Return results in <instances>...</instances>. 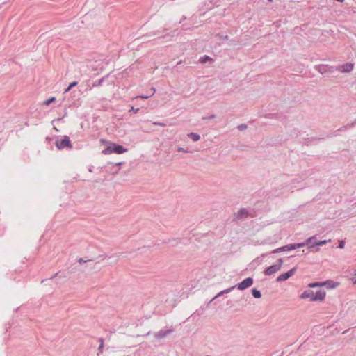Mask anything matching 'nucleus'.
Here are the masks:
<instances>
[{
    "mask_svg": "<svg viewBox=\"0 0 356 356\" xmlns=\"http://www.w3.org/2000/svg\"><path fill=\"white\" fill-rule=\"evenodd\" d=\"M127 152V149L124 148L120 145L115 143H111L106 149L102 151L104 154H109L111 153H116L118 154H123Z\"/></svg>",
    "mask_w": 356,
    "mask_h": 356,
    "instance_id": "f257e3e1",
    "label": "nucleus"
},
{
    "mask_svg": "<svg viewBox=\"0 0 356 356\" xmlns=\"http://www.w3.org/2000/svg\"><path fill=\"white\" fill-rule=\"evenodd\" d=\"M250 216V214L247 209L241 208L237 212L234 213L232 220L233 222H238L244 220Z\"/></svg>",
    "mask_w": 356,
    "mask_h": 356,
    "instance_id": "f03ea898",
    "label": "nucleus"
},
{
    "mask_svg": "<svg viewBox=\"0 0 356 356\" xmlns=\"http://www.w3.org/2000/svg\"><path fill=\"white\" fill-rule=\"evenodd\" d=\"M56 146L58 149H62L65 147H69L71 149L72 147L70 138L67 136H63V138L60 140H56Z\"/></svg>",
    "mask_w": 356,
    "mask_h": 356,
    "instance_id": "7ed1b4c3",
    "label": "nucleus"
},
{
    "mask_svg": "<svg viewBox=\"0 0 356 356\" xmlns=\"http://www.w3.org/2000/svg\"><path fill=\"white\" fill-rule=\"evenodd\" d=\"M296 270H297V268L296 267H294V268H291L288 272H286L284 273H282V274L280 275L277 277L276 281L277 282H282L283 281H285V280H288L289 277H291V276H293L296 273Z\"/></svg>",
    "mask_w": 356,
    "mask_h": 356,
    "instance_id": "20e7f679",
    "label": "nucleus"
},
{
    "mask_svg": "<svg viewBox=\"0 0 356 356\" xmlns=\"http://www.w3.org/2000/svg\"><path fill=\"white\" fill-rule=\"evenodd\" d=\"M253 284V279L252 277H247L242 282L236 284V288L241 291L245 290L251 286Z\"/></svg>",
    "mask_w": 356,
    "mask_h": 356,
    "instance_id": "39448f33",
    "label": "nucleus"
},
{
    "mask_svg": "<svg viewBox=\"0 0 356 356\" xmlns=\"http://www.w3.org/2000/svg\"><path fill=\"white\" fill-rule=\"evenodd\" d=\"M327 284H332V285L330 286V289H334L339 285V283H337V282H334L332 280H327L323 282H312V283L309 284L308 286L310 288H314V287L322 286L323 285H327Z\"/></svg>",
    "mask_w": 356,
    "mask_h": 356,
    "instance_id": "423d86ee",
    "label": "nucleus"
},
{
    "mask_svg": "<svg viewBox=\"0 0 356 356\" xmlns=\"http://www.w3.org/2000/svg\"><path fill=\"white\" fill-rule=\"evenodd\" d=\"M174 332V329L170 328V329H161L159 332L154 333V337L157 340H161L163 338H165L167 335L172 333Z\"/></svg>",
    "mask_w": 356,
    "mask_h": 356,
    "instance_id": "0eeeda50",
    "label": "nucleus"
},
{
    "mask_svg": "<svg viewBox=\"0 0 356 356\" xmlns=\"http://www.w3.org/2000/svg\"><path fill=\"white\" fill-rule=\"evenodd\" d=\"M354 64L352 63H347L343 65H338L337 70L341 72H350L353 70Z\"/></svg>",
    "mask_w": 356,
    "mask_h": 356,
    "instance_id": "6e6552de",
    "label": "nucleus"
},
{
    "mask_svg": "<svg viewBox=\"0 0 356 356\" xmlns=\"http://www.w3.org/2000/svg\"><path fill=\"white\" fill-rule=\"evenodd\" d=\"M281 269L279 268L278 266H276L275 264L270 266L264 270V274L266 275H271L277 272L280 271Z\"/></svg>",
    "mask_w": 356,
    "mask_h": 356,
    "instance_id": "1a4fd4ad",
    "label": "nucleus"
},
{
    "mask_svg": "<svg viewBox=\"0 0 356 356\" xmlns=\"http://www.w3.org/2000/svg\"><path fill=\"white\" fill-rule=\"evenodd\" d=\"M314 293L312 290L311 289H307V290H305L301 295H300V298L302 299H309L310 301H314L313 300V298H314Z\"/></svg>",
    "mask_w": 356,
    "mask_h": 356,
    "instance_id": "9d476101",
    "label": "nucleus"
},
{
    "mask_svg": "<svg viewBox=\"0 0 356 356\" xmlns=\"http://www.w3.org/2000/svg\"><path fill=\"white\" fill-rule=\"evenodd\" d=\"M325 292L323 290L318 291L314 296V301H323L325 298Z\"/></svg>",
    "mask_w": 356,
    "mask_h": 356,
    "instance_id": "9b49d317",
    "label": "nucleus"
},
{
    "mask_svg": "<svg viewBox=\"0 0 356 356\" xmlns=\"http://www.w3.org/2000/svg\"><path fill=\"white\" fill-rule=\"evenodd\" d=\"M318 241H316V236H313L312 237H309V238H307L306 240V243H307V246L309 248H313L316 246H317V243Z\"/></svg>",
    "mask_w": 356,
    "mask_h": 356,
    "instance_id": "f8f14e48",
    "label": "nucleus"
},
{
    "mask_svg": "<svg viewBox=\"0 0 356 356\" xmlns=\"http://www.w3.org/2000/svg\"><path fill=\"white\" fill-rule=\"evenodd\" d=\"M356 124V120L355 122H353L351 123H348L346 125L339 128L337 131H343L347 130L349 128L353 127Z\"/></svg>",
    "mask_w": 356,
    "mask_h": 356,
    "instance_id": "ddd939ff",
    "label": "nucleus"
},
{
    "mask_svg": "<svg viewBox=\"0 0 356 356\" xmlns=\"http://www.w3.org/2000/svg\"><path fill=\"white\" fill-rule=\"evenodd\" d=\"M188 136L193 141H197L200 139V135L193 132L188 134Z\"/></svg>",
    "mask_w": 356,
    "mask_h": 356,
    "instance_id": "4468645a",
    "label": "nucleus"
},
{
    "mask_svg": "<svg viewBox=\"0 0 356 356\" xmlns=\"http://www.w3.org/2000/svg\"><path fill=\"white\" fill-rule=\"evenodd\" d=\"M150 91H151V93L149 95H140L138 96V97L139 98H141V99H147L148 98H149L150 97H152L156 92V90L154 88H152L150 89Z\"/></svg>",
    "mask_w": 356,
    "mask_h": 356,
    "instance_id": "2eb2a0df",
    "label": "nucleus"
},
{
    "mask_svg": "<svg viewBox=\"0 0 356 356\" xmlns=\"http://www.w3.org/2000/svg\"><path fill=\"white\" fill-rule=\"evenodd\" d=\"M252 294L255 298H260L261 297L260 291L257 290V289H252Z\"/></svg>",
    "mask_w": 356,
    "mask_h": 356,
    "instance_id": "dca6fc26",
    "label": "nucleus"
},
{
    "mask_svg": "<svg viewBox=\"0 0 356 356\" xmlns=\"http://www.w3.org/2000/svg\"><path fill=\"white\" fill-rule=\"evenodd\" d=\"M104 79H105V77L101 78L97 81L93 83L92 86L94 88V87H98V86H102V84L104 82Z\"/></svg>",
    "mask_w": 356,
    "mask_h": 356,
    "instance_id": "f3484780",
    "label": "nucleus"
},
{
    "mask_svg": "<svg viewBox=\"0 0 356 356\" xmlns=\"http://www.w3.org/2000/svg\"><path fill=\"white\" fill-rule=\"evenodd\" d=\"M211 58L208 56H204L200 58V62L201 63H205L207 61L211 60Z\"/></svg>",
    "mask_w": 356,
    "mask_h": 356,
    "instance_id": "a211bd4d",
    "label": "nucleus"
},
{
    "mask_svg": "<svg viewBox=\"0 0 356 356\" xmlns=\"http://www.w3.org/2000/svg\"><path fill=\"white\" fill-rule=\"evenodd\" d=\"M307 243H306V241H305V242H302V243H294V245H295L296 249H297V248H302V247L307 245Z\"/></svg>",
    "mask_w": 356,
    "mask_h": 356,
    "instance_id": "6ab92c4d",
    "label": "nucleus"
},
{
    "mask_svg": "<svg viewBox=\"0 0 356 356\" xmlns=\"http://www.w3.org/2000/svg\"><path fill=\"white\" fill-rule=\"evenodd\" d=\"M285 248H286V250H287V251H289V250H295V249H296V247H295L294 243H293V244H288V245H285Z\"/></svg>",
    "mask_w": 356,
    "mask_h": 356,
    "instance_id": "aec40b11",
    "label": "nucleus"
},
{
    "mask_svg": "<svg viewBox=\"0 0 356 356\" xmlns=\"http://www.w3.org/2000/svg\"><path fill=\"white\" fill-rule=\"evenodd\" d=\"M56 100V98L55 97H51L50 99L46 100L44 104L45 105H49L51 102H54Z\"/></svg>",
    "mask_w": 356,
    "mask_h": 356,
    "instance_id": "412c9836",
    "label": "nucleus"
},
{
    "mask_svg": "<svg viewBox=\"0 0 356 356\" xmlns=\"http://www.w3.org/2000/svg\"><path fill=\"white\" fill-rule=\"evenodd\" d=\"M283 264V259L282 258L279 259L277 260V264H275L276 266H279V268L281 269Z\"/></svg>",
    "mask_w": 356,
    "mask_h": 356,
    "instance_id": "4be33fe9",
    "label": "nucleus"
},
{
    "mask_svg": "<svg viewBox=\"0 0 356 356\" xmlns=\"http://www.w3.org/2000/svg\"><path fill=\"white\" fill-rule=\"evenodd\" d=\"M315 69L318 70L320 73L323 74L324 71L323 70V66L321 65H316L315 67Z\"/></svg>",
    "mask_w": 356,
    "mask_h": 356,
    "instance_id": "5701e85b",
    "label": "nucleus"
},
{
    "mask_svg": "<svg viewBox=\"0 0 356 356\" xmlns=\"http://www.w3.org/2000/svg\"><path fill=\"white\" fill-rule=\"evenodd\" d=\"M236 287V286L235 285V286H232V287H230V288H228V289H225V290H223V291H224V293H225V294H226V293H228L231 292V291H232L234 289H235Z\"/></svg>",
    "mask_w": 356,
    "mask_h": 356,
    "instance_id": "b1692460",
    "label": "nucleus"
},
{
    "mask_svg": "<svg viewBox=\"0 0 356 356\" xmlns=\"http://www.w3.org/2000/svg\"><path fill=\"white\" fill-rule=\"evenodd\" d=\"M247 128V125L242 124L238 126V129L240 131L245 130Z\"/></svg>",
    "mask_w": 356,
    "mask_h": 356,
    "instance_id": "393cba45",
    "label": "nucleus"
},
{
    "mask_svg": "<svg viewBox=\"0 0 356 356\" xmlns=\"http://www.w3.org/2000/svg\"><path fill=\"white\" fill-rule=\"evenodd\" d=\"M93 261V259L84 260L83 259L80 258V259H79L78 262L80 264H84V263H86L87 261Z\"/></svg>",
    "mask_w": 356,
    "mask_h": 356,
    "instance_id": "a878e982",
    "label": "nucleus"
},
{
    "mask_svg": "<svg viewBox=\"0 0 356 356\" xmlns=\"http://www.w3.org/2000/svg\"><path fill=\"white\" fill-rule=\"evenodd\" d=\"M223 294H225L224 293V291H221L220 292H219L216 296H214V298L211 300V301H213L214 299L217 298H219L221 296H222Z\"/></svg>",
    "mask_w": 356,
    "mask_h": 356,
    "instance_id": "bb28decb",
    "label": "nucleus"
},
{
    "mask_svg": "<svg viewBox=\"0 0 356 356\" xmlns=\"http://www.w3.org/2000/svg\"><path fill=\"white\" fill-rule=\"evenodd\" d=\"M327 241H327V240H324V241H318V242L316 243L317 246L324 245V244L327 243Z\"/></svg>",
    "mask_w": 356,
    "mask_h": 356,
    "instance_id": "cd10ccee",
    "label": "nucleus"
},
{
    "mask_svg": "<svg viewBox=\"0 0 356 356\" xmlns=\"http://www.w3.org/2000/svg\"><path fill=\"white\" fill-rule=\"evenodd\" d=\"M153 124L161 126V127H165L166 126V124L165 123H162V122H154Z\"/></svg>",
    "mask_w": 356,
    "mask_h": 356,
    "instance_id": "c85d7f7f",
    "label": "nucleus"
},
{
    "mask_svg": "<svg viewBox=\"0 0 356 356\" xmlns=\"http://www.w3.org/2000/svg\"><path fill=\"white\" fill-rule=\"evenodd\" d=\"M344 245H345V242L344 241H340L339 243V248H344Z\"/></svg>",
    "mask_w": 356,
    "mask_h": 356,
    "instance_id": "c756f323",
    "label": "nucleus"
},
{
    "mask_svg": "<svg viewBox=\"0 0 356 356\" xmlns=\"http://www.w3.org/2000/svg\"><path fill=\"white\" fill-rule=\"evenodd\" d=\"M78 84L77 81H74L70 84V88H72Z\"/></svg>",
    "mask_w": 356,
    "mask_h": 356,
    "instance_id": "7c9ffc66",
    "label": "nucleus"
},
{
    "mask_svg": "<svg viewBox=\"0 0 356 356\" xmlns=\"http://www.w3.org/2000/svg\"><path fill=\"white\" fill-rule=\"evenodd\" d=\"M139 111V108H135L134 107H131V108L129 110V112L131 111H133L135 113H138Z\"/></svg>",
    "mask_w": 356,
    "mask_h": 356,
    "instance_id": "2f4dec72",
    "label": "nucleus"
},
{
    "mask_svg": "<svg viewBox=\"0 0 356 356\" xmlns=\"http://www.w3.org/2000/svg\"><path fill=\"white\" fill-rule=\"evenodd\" d=\"M103 348H104L103 344H99V346L98 348V352L99 353H102L103 352Z\"/></svg>",
    "mask_w": 356,
    "mask_h": 356,
    "instance_id": "473e14b6",
    "label": "nucleus"
},
{
    "mask_svg": "<svg viewBox=\"0 0 356 356\" xmlns=\"http://www.w3.org/2000/svg\"><path fill=\"white\" fill-rule=\"evenodd\" d=\"M279 252H280V250H279V248H278L275 249L273 251H271L270 252V254H275V253H279Z\"/></svg>",
    "mask_w": 356,
    "mask_h": 356,
    "instance_id": "72a5a7b5",
    "label": "nucleus"
},
{
    "mask_svg": "<svg viewBox=\"0 0 356 356\" xmlns=\"http://www.w3.org/2000/svg\"><path fill=\"white\" fill-rule=\"evenodd\" d=\"M177 151L178 152H188V150L184 149L183 147H178Z\"/></svg>",
    "mask_w": 356,
    "mask_h": 356,
    "instance_id": "f704fd0d",
    "label": "nucleus"
},
{
    "mask_svg": "<svg viewBox=\"0 0 356 356\" xmlns=\"http://www.w3.org/2000/svg\"><path fill=\"white\" fill-rule=\"evenodd\" d=\"M279 250H280V252H283V251H287V250H286V248H285V245H284V246H282V247L279 248Z\"/></svg>",
    "mask_w": 356,
    "mask_h": 356,
    "instance_id": "c9c22d12",
    "label": "nucleus"
},
{
    "mask_svg": "<svg viewBox=\"0 0 356 356\" xmlns=\"http://www.w3.org/2000/svg\"><path fill=\"white\" fill-rule=\"evenodd\" d=\"M351 281L354 284H356V277H353L351 278Z\"/></svg>",
    "mask_w": 356,
    "mask_h": 356,
    "instance_id": "e433bc0d",
    "label": "nucleus"
},
{
    "mask_svg": "<svg viewBox=\"0 0 356 356\" xmlns=\"http://www.w3.org/2000/svg\"><path fill=\"white\" fill-rule=\"evenodd\" d=\"M159 33V32L158 31H154V32H152V33H150V35H157Z\"/></svg>",
    "mask_w": 356,
    "mask_h": 356,
    "instance_id": "4c0bfd02",
    "label": "nucleus"
},
{
    "mask_svg": "<svg viewBox=\"0 0 356 356\" xmlns=\"http://www.w3.org/2000/svg\"><path fill=\"white\" fill-rule=\"evenodd\" d=\"M99 341L100 342V344H103L104 345V339L102 338H99Z\"/></svg>",
    "mask_w": 356,
    "mask_h": 356,
    "instance_id": "58836bf2",
    "label": "nucleus"
},
{
    "mask_svg": "<svg viewBox=\"0 0 356 356\" xmlns=\"http://www.w3.org/2000/svg\"><path fill=\"white\" fill-rule=\"evenodd\" d=\"M72 88H70V86L65 90V92H69Z\"/></svg>",
    "mask_w": 356,
    "mask_h": 356,
    "instance_id": "ea45409f",
    "label": "nucleus"
},
{
    "mask_svg": "<svg viewBox=\"0 0 356 356\" xmlns=\"http://www.w3.org/2000/svg\"><path fill=\"white\" fill-rule=\"evenodd\" d=\"M123 163H124L123 162H119V163H115V165H116L117 166H120V165H122Z\"/></svg>",
    "mask_w": 356,
    "mask_h": 356,
    "instance_id": "a19ab883",
    "label": "nucleus"
},
{
    "mask_svg": "<svg viewBox=\"0 0 356 356\" xmlns=\"http://www.w3.org/2000/svg\"><path fill=\"white\" fill-rule=\"evenodd\" d=\"M215 118V115H211L209 117V119H213Z\"/></svg>",
    "mask_w": 356,
    "mask_h": 356,
    "instance_id": "79ce46f5",
    "label": "nucleus"
},
{
    "mask_svg": "<svg viewBox=\"0 0 356 356\" xmlns=\"http://www.w3.org/2000/svg\"><path fill=\"white\" fill-rule=\"evenodd\" d=\"M332 284H327V285H325L327 288H330V286H332Z\"/></svg>",
    "mask_w": 356,
    "mask_h": 356,
    "instance_id": "37998d69",
    "label": "nucleus"
},
{
    "mask_svg": "<svg viewBox=\"0 0 356 356\" xmlns=\"http://www.w3.org/2000/svg\"><path fill=\"white\" fill-rule=\"evenodd\" d=\"M267 255H268V254H262V255H261V256H262V257H266V256H267Z\"/></svg>",
    "mask_w": 356,
    "mask_h": 356,
    "instance_id": "c03bdc74",
    "label": "nucleus"
},
{
    "mask_svg": "<svg viewBox=\"0 0 356 356\" xmlns=\"http://www.w3.org/2000/svg\"><path fill=\"white\" fill-rule=\"evenodd\" d=\"M56 275H58V273H56L51 278L56 277Z\"/></svg>",
    "mask_w": 356,
    "mask_h": 356,
    "instance_id": "a18cd8bd",
    "label": "nucleus"
},
{
    "mask_svg": "<svg viewBox=\"0 0 356 356\" xmlns=\"http://www.w3.org/2000/svg\"><path fill=\"white\" fill-rule=\"evenodd\" d=\"M355 275H356V268L354 270Z\"/></svg>",
    "mask_w": 356,
    "mask_h": 356,
    "instance_id": "49530a36",
    "label": "nucleus"
},
{
    "mask_svg": "<svg viewBox=\"0 0 356 356\" xmlns=\"http://www.w3.org/2000/svg\"><path fill=\"white\" fill-rule=\"evenodd\" d=\"M225 39H227V38H228V36H227V35H225Z\"/></svg>",
    "mask_w": 356,
    "mask_h": 356,
    "instance_id": "de8ad7c7",
    "label": "nucleus"
},
{
    "mask_svg": "<svg viewBox=\"0 0 356 356\" xmlns=\"http://www.w3.org/2000/svg\"><path fill=\"white\" fill-rule=\"evenodd\" d=\"M268 1L269 2H272V1H273V0H268Z\"/></svg>",
    "mask_w": 356,
    "mask_h": 356,
    "instance_id": "09e8293b",
    "label": "nucleus"
}]
</instances>
